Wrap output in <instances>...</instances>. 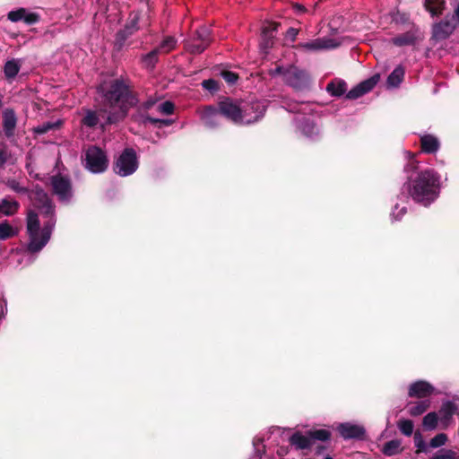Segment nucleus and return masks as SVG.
I'll return each instance as SVG.
<instances>
[{
  "label": "nucleus",
  "mask_w": 459,
  "mask_h": 459,
  "mask_svg": "<svg viewBox=\"0 0 459 459\" xmlns=\"http://www.w3.org/2000/svg\"><path fill=\"white\" fill-rule=\"evenodd\" d=\"M30 198L34 205L41 210L48 218L43 228H40L39 216L30 211L27 214V232L29 235L28 250L31 253L40 251L48 242L55 226L54 209L48 195L39 188L30 191Z\"/></svg>",
  "instance_id": "nucleus-1"
},
{
  "label": "nucleus",
  "mask_w": 459,
  "mask_h": 459,
  "mask_svg": "<svg viewBox=\"0 0 459 459\" xmlns=\"http://www.w3.org/2000/svg\"><path fill=\"white\" fill-rule=\"evenodd\" d=\"M264 112L265 106L262 101L255 100L238 104L227 100L220 103L219 109L207 108L202 115V119L208 127L218 125L221 116L235 124L247 125L256 122L264 116Z\"/></svg>",
  "instance_id": "nucleus-2"
},
{
  "label": "nucleus",
  "mask_w": 459,
  "mask_h": 459,
  "mask_svg": "<svg viewBox=\"0 0 459 459\" xmlns=\"http://www.w3.org/2000/svg\"><path fill=\"white\" fill-rule=\"evenodd\" d=\"M439 188V176L432 169H426L411 181L409 191L414 201L427 206L438 196Z\"/></svg>",
  "instance_id": "nucleus-3"
},
{
  "label": "nucleus",
  "mask_w": 459,
  "mask_h": 459,
  "mask_svg": "<svg viewBox=\"0 0 459 459\" xmlns=\"http://www.w3.org/2000/svg\"><path fill=\"white\" fill-rule=\"evenodd\" d=\"M108 104V123H115L126 117L128 107L133 105L134 98L129 96L127 87L119 81L111 83L110 89L104 94Z\"/></svg>",
  "instance_id": "nucleus-4"
},
{
  "label": "nucleus",
  "mask_w": 459,
  "mask_h": 459,
  "mask_svg": "<svg viewBox=\"0 0 459 459\" xmlns=\"http://www.w3.org/2000/svg\"><path fill=\"white\" fill-rule=\"evenodd\" d=\"M270 74L272 76L281 75L282 80L295 89H301L307 82L306 73L295 66H289L287 68L277 66L275 69L271 70Z\"/></svg>",
  "instance_id": "nucleus-5"
},
{
  "label": "nucleus",
  "mask_w": 459,
  "mask_h": 459,
  "mask_svg": "<svg viewBox=\"0 0 459 459\" xmlns=\"http://www.w3.org/2000/svg\"><path fill=\"white\" fill-rule=\"evenodd\" d=\"M85 167L92 173L105 171L108 165L106 153L99 147L91 146L85 152Z\"/></svg>",
  "instance_id": "nucleus-6"
},
{
  "label": "nucleus",
  "mask_w": 459,
  "mask_h": 459,
  "mask_svg": "<svg viewBox=\"0 0 459 459\" xmlns=\"http://www.w3.org/2000/svg\"><path fill=\"white\" fill-rule=\"evenodd\" d=\"M138 168V160L133 149H126L114 164V171L121 177L133 174Z\"/></svg>",
  "instance_id": "nucleus-7"
},
{
  "label": "nucleus",
  "mask_w": 459,
  "mask_h": 459,
  "mask_svg": "<svg viewBox=\"0 0 459 459\" xmlns=\"http://www.w3.org/2000/svg\"><path fill=\"white\" fill-rule=\"evenodd\" d=\"M210 30L206 27L199 28L195 37L187 42L186 48L193 54L202 53L210 44Z\"/></svg>",
  "instance_id": "nucleus-8"
},
{
  "label": "nucleus",
  "mask_w": 459,
  "mask_h": 459,
  "mask_svg": "<svg viewBox=\"0 0 459 459\" xmlns=\"http://www.w3.org/2000/svg\"><path fill=\"white\" fill-rule=\"evenodd\" d=\"M150 25L149 8L146 6L144 11L134 12L129 16L126 30L132 33L135 30L148 27Z\"/></svg>",
  "instance_id": "nucleus-9"
},
{
  "label": "nucleus",
  "mask_w": 459,
  "mask_h": 459,
  "mask_svg": "<svg viewBox=\"0 0 459 459\" xmlns=\"http://www.w3.org/2000/svg\"><path fill=\"white\" fill-rule=\"evenodd\" d=\"M455 24L456 22L455 16H452L451 18L446 17L444 21L434 24L432 30L433 38L437 40L448 38L453 33Z\"/></svg>",
  "instance_id": "nucleus-10"
},
{
  "label": "nucleus",
  "mask_w": 459,
  "mask_h": 459,
  "mask_svg": "<svg viewBox=\"0 0 459 459\" xmlns=\"http://www.w3.org/2000/svg\"><path fill=\"white\" fill-rule=\"evenodd\" d=\"M54 193L61 201H66L72 196L71 184L68 178L62 176H55L51 178Z\"/></svg>",
  "instance_id": "nucleus-11"
},
{
  "label": "nucleus",
  "mask_w": 459,
  "mask_h": 459,
  "mask_svg": "<svg viewBox=\"0 0 459 459\" xmlns=\"http://www.w3.org/2000/svg\"><path fill=\"white\" fill-rule=\"evenodd\" d=\"M340 45L331 38H319L299 45V48L307 51H319L323 49L334 48Z\"/></svg>",
  "instance_id": "nucleus-12"
},
{
  "label": "nucleus",
  "mask_w": 459,
  "mask_h": 459,
  "mask_svg": "<svg viewBox=\"0 0 459 459\" xmlns=\"http://www.w3.org/2000/svg\"><path fill=\"white\" fill-rule=\"evenodd\" d=\"M379 79V74H375L372 77L361 82L357 86L352 88L350 91H348L346 97L350 100H355L363 96L364 94L370 91L377 85Z\"/></svg>",
  "instance_id": "nucleus-13"
},
{
  "label": "nucleus",
  "mask_w": 459,
  "mask_h": 459,
  "mask_svg": "<svg viewBox=\"0 0 459 459\" xmlns=\"http://www.w3.org/2000/svg\"><path fill=\"white\" fill-rule=\"evenodd\" d=\"M337 429L345 439L361 438L365 433L363 427L351 423L340 424Z\"/></svg>",
  "instance_id": "nucleus-14"
},
{
  "label": "nucleus",
  "mask_w": 459,
  "mask_h": 459,
  "mask_svg": "<svg viewBox=\"0 0 459 459\" xmlns=\"http://www.w3.org/2000/svg\"><path fill=\"white\" fill-rule=\"evenodd\" d=\"M433 392V387L425 381H418L412 384L409 389V395L411 397L423 398L430 395Z\"/></svg>",
  "instance_id": "nucleus-15"
},
{
  "label": "nucleus",
  "mask_w": 459,
  "mask_h": 459,
  "mask_svg": "<svg viewBox=\"0 0 459 459\" xmlns=\"http://www.w3.org/2000/svg\"><path fill=\"white\" fill-rule=\"evenodd\" d=\"M20 208V204L9 197L0 199V218L2 216H13Z\"/></svg>",
  "instance_id": "nucleus-16"
},
{
  "label": "nucleus",
  "mask_w": 459,
  "mask_h": 459,
  "mask_svg": "<svg viewBox=\"0 0 459 459\" xmlns=\"http://www.w3.org/2000/svg\"><path fill=\"white\" fill-rule=\"evenodd\" d=\"M456 407L451 402L445 403L439 411V420L443 427H446L450 419L455 413Z\"/></svg>",
  "instance_id": "nucleus-17"
},
{
  "label": "nucleus",
  "mask_w": 459,
  "mask_h": 459,
  "mask_svg": "<svg viewBox=\"0 0 459 459\" xmlns=\"http://www.w3.org/2000/svg\"><path fill=\"white\" fill-rule=\"evenodd\" d=\"M422 151L428 153L436 152L439 148L438 140L430 134L423 135L420 139Z\"/></svg>",
  "instance_id": "nucleus-18"
},
{
  "label": "nucleus",
  "mask_w": 459,
  "mask_h": 459,
  "mask_svg": "<svg viewBox=\"0 0 459 459\" xmlns=\"http://www.w3.org/2000/svg\"><path fill=\"white\" fill-rule=\"evenodd\" d=\"M290 443L299 449H305L311 446L312 441L308 432L307 435L295 433L290 437Z\"/></svg>",
  "instance_id": "nucleus-19"
},
{
  "label": "nucleus",
  "mask_w": 459,
  "mask_h": 459,
  "mask_svg": "<svg viewBox=\"0 0 459 459\" xmlns=\"http://www.w3.org/2000/svg\"><path fill=\"white\" fill-rule=\"evenodd\" d=\"M155 107L156 109L162 115H170L174 111V104L171 101H163L157 103L156 101H148L145 104L147 109Z\"/></svg>",
  "instance_id": "nucleus-20"
},
{
  "label": "nucleus",
  "mask_w": 459,
  "mask_h": 459,
  "mask_svg": "<svg viewBox=\"0 0 459 459\" xmlns=\"http://www.w3.org/2000/svg\"><path fill=\"white\" fill-rule=\"evenodd\" d=\"M16 126V117L13 110H5L4 113V128L6 135L11 136Z\"/></svg>",
  "instance_id": "nucleus-21"
},
{
  "label": "nucleus",
  "mask_w": 459,
  "mask_h": 459,
  "mask_svg": "<svg viewBox=\"0 0 459 459\" xmlns=\"http://www.w3.org/2000/svg\"><path fill=\"white\" fill-rule=\"evenodd\" d=\"M347 90L346 82L342 80H334L327 84L326 91L333 96H342Z\"/></svg>",
  "instance_id": "nucleus-22"
},
{
  "label": "nucleus",
  "mask_w": 459,
  "mask_h": 459,
  "mask_svg": "<svg viewBox=\"0 0 459 459\" xmlns=\"http://www.w3.org/2000/svg\"><path fill=\"white\" fill-rule=\"evenodd\" d=\"M444 0H425L424 6L432 16L441 14L444 8Z\"/></svg>",
  "instance_id": "nucleus-23"
},
{
  "label": "nucleus",
  "mask_w": 459,
  "mask_h": 459,
  "mask_svg": "<svg viewBox=\"0 0 459 459\" xmlns=\"http://www.w3.org/2000/svg\"><path fill=\"white\" fill-rule=\"evenodd\" d=\"M404 76V69L402 66H397L388 76L387 85L389 87H397L403 81Z\"/></svg>",
  "instance_id": "nucleus-24"
},
{
  "label": "nucleus",
  "mask_w": 459,
  "mask_h": 459,
  "mask_svg": "<svg viewBox=\"0 0 459 459\" xmlns=\"http://www.w3.org/2000/svg\"><path fill=\"white\" fill-rule=\"evenodd\" d=\"M18 234V230L13 228L9 222L0 223V240H5Z\"/></svg>",
  "instance_id": "nucleus-25"
},
{
  "label": "nucleus",
  "mask_w": 459,
  "mask_h": 459,
  "mask_svg": "<svg viewBox=\"0 0 459 459\" xmlns=\"http://www.w3.org/2000/svg\"><path fill=\"white\" fill-rule=\"evenodd\" d=\"M20 63L18 60L7 61L4 65V74L8 79L14 78L20 71Z\"/></svg>",
  "instance_id": "nucleus-26"
},
{
  "label": "nucleus",
  "mask_w": 459,
  "mask_h": 459,
  "mask_svg": "<svg viewBox=\"0 0 459 459\" xmlns=\"http://www.w3.org/2000/svg\"><path fill=\"white\" fill-rule=\"evenodd\" d=\"M392 42L399 47L413 45L415 42V37L412 33L407 32L403 35L392 39Z\"/></svg>",
  "instance_id": "nucleus-27"
},
{
  "label": "nucleus",
  "mask_w": 459,
  "mask_h": 459,
  "mask_svg": "<svg viewBox=\"0 0 459 459\" xmlns=\"http://www.w3.org/2000/svg\"><path fill=\"white\" fill-rule=\"evenodd\" d=\"M429 406V401L417 402L415 404H413L410 407L409 413L411 416L420 415L427 411Z\"/></svg>",
  "instance_id": "nucleus-28"
},
{
  "label": "nucleus",
  "mask_w": 459,
  "mask_h": 459,
  "mask_svg": "<svg viewBox=\"0 0 459 459\" xmlns=\"http://www.w3.org/2000/svg\"><path fill=\"white\" fill-rule=\"evenodd\" d=\"M401 443L398 440H391L387 442L383 447V453L385 455L391 456L400 452Z\"/></svg>",
  "instance_id": "nucleus-29"
},
{
  "label": "nucleus",
  "mask_w": 459,
  "mask_h": 459,
  "mask_svg": "<svg viewBox=\"0 0 459 459\" xmlns=\"http://www.w3.org/2000/svg\"><path fill=\"white\" fill-rule=\"evenodd\" d=\"M438 420L437 413L429 412L423 418L422 425L426 429H434L437 425Z\"/></svg>",
  "instance_id": "nucleus-30"
},
{
  "label": "nucleus",
  "mask_w": 459,
  "mask_h": 459,
  "mask_svg": "<svg viewBox=\"0 0 459 459\" xmlns=\"http://www.w3.org/2000/svg\"><path fill=\"white\" fill-rule=\"evenodd\" d=\"M99 122V117L96 112L87 110L84 117L82 118V125L88 127L95 126Z\"/></svg>",
  "instance_id": "nucleus-31"
},
{
  "label": "nucleus",
  "mask_w": 459,
  "mask_h": 459,
  "mask_svg": "<svg viewBox=\"0 0 459 459\" xmlns=\"http://www.w3.org/2000/svg\"><path fill=\"white\" fill-rule=\"evenodd\" d=\"M397 426L400 431L405 436L409 437L413 432V422L410 420H399Z\"/></svg>",
  "instance_id": "nucleus-32"
},
{
  "label": "nucleus",
  "mask_w": 459,
  "mask_h": 459,
  "mask_svg": "<svg viewBox=\"0 0 459 459\" xmlns=\"http://www.w3.org/2000/svg\"><path fill=\"white\" fill-rule=\"evenodd\" d=\"M176 43L177 41L173 37H167L160 43L158 49L160 53H168L175 48Z\"/></svg>",
  "instance_id": "nucleus-33"
},
{
  "label": "nucleus",
  "mask_w": 459,
  "mask_h": 459,
  "mask_svg": "<svg viewBox=\"0 0 459 459\" xmlns=\"http://www.w3.org/2000/svg\"><path fill=\"white\" fill-rule=\"evenodd\" d=\"M309 436L312 440L317 439L321 441H325L330 437V432L326 429H316L313 431H309Z\"/></svg>",
  "instance_id": "nucleus-34"
},
{
  "label": "nucleus",
  "mask_w": 459,
  "mask_h": 459,
  "mask_svg": "<svg viewBox=\"0 0 459 459\" xmlns=\"http://www.w3.org/2000/svg\"><path fill=\"white\" fill-rule=\"evenodd\" d=\"M446 441H447L446 435L443 434V433H440V434H437V436H435L430 440V444L429 445H430L431 447L437 448V447L444 446Z\"/></svg>",
  "instance_id": "nucleus-35"
},
{
  "label": "nucleus",
  "mask_w": 459,
  "mask_h": 459,
  "mask_svg": "<svg viewBox=\"0 0 459 459\" xmlns=\"http://www.w3.org/2000/svg\"><path fill=\"white\" fill-rule=\"evenodd\" d=\"M300 129L302 133L308 137H312L314 134H317V128L313 123L306 122L300 126Z\"/></svg>",
  "instance_id": "nucleus-36"
},
{
  "label": "nucleus",
  "mask_w": 459,
  "mask_h": 459,
  "mask_svg": "<svg viewBox=\"0 0 459 459\" xmlns=\"http://www.w3.org/2000/svg\"><path fill=\"white\" fill-rule=\"evenodd\" d=\"M60 124V121H56L55 123L48 122L42 126L36 127L35 132L38 134H45L51 129L57 128Z\"/></svg>",
  "instance_id": "nucleus-37"
},
{
  "label": "nucleus",
  "mask_w": 459,
  "mask_h": 459,
  "mask_svg": "<svg viewBox=\"0 0 459 459\" xmlns=\"http://www.w3.org/2000/svg\"><path fill=\"white\" fill-rule=\"evenodd\" d=\"M159 49H155V50H152V52L148 53L144 57H143V62L145 64L146 66L148 67H152L154 65V64L157 62V55L159 53Z\"/></svg>",
  "instance_id": "nucleus-38"
},
{
  "label": "nucleus",
  "mask_w": 459,
  "mask_h": 459,
  "mask_svg": "<svg viewBox=\"0 0 459 459\" xmlns=\"http://www.w3.org/2000/svg\"><path fill=\"white\" fill-rule=\"evenodd\" d=\"M6 186L12 189L13 191L16 192V193H19V194H23V193H27V189L23 186H21L19 182H17L16 180L14 179H10L6 182Z\"/></svg>",
  "instance_id": "nucleus-39"
},
{
  "label": "nucleus",
  "mask_w": 459,
  "mask_h": 459,
  "mask_svg": "<svg viewBox=\"0 0 459 459\" xmlns=\"http://www.w3.org/2000/svg\"><path fill=\"white\" fill-rule=\"evenodd\" d=\"M23 14H24V8H20L15 11H11L8 13V19L13 22L22 21Z\"/></svg>",
  "instance_id": "nucleus-40"
},
{
  "label": "nucleus",
  "mask_w": 459,
  "mask_h": 459,
  "mask_svg": "<svg viewBox=\"0 0 459 459\" xmlns=\"http://www.w3.org/2000/svg\"><path fill=\"white\" fill-rule=\"evenodd\" d=\"M22 21L29 25L34 24L39 21V16L36 13H30L24 9V14L22 17Z\"/></svg>",
  "instance_id": "nucleus-41"
},
{
  "label": "nucleus",
  "mask_w": 459,
  "mask_h": 459,
  "mask_svg": "<svg viewBox=\"0 0 459 459\" xmlns=\"http://www.w3.org/2000/svg\"><path fill=\"white\" fill-rule=\"evenodd\" d=\"M277 30V24L275 22H268L263 27L264 37L273 38V32Z\"/></svg>",
  "instance_id": "nucleus-42"
},
{
  "label": "nucleus",
  "mask_w": 459,
  "mask_h": 459,
  "mask_svg": "<svg viewBox=\"0 0 459 459\" xmlns=\"http://www.w3.org/2000/svg\"><path fill=\"white\" fill-rule=\"evenodd\" d=\"M432 459H456L455 454L450 450L439 451Z\"/></svg>",
  "instance_id": "nucleus-43"
},
{
  "label": "nucleus",
  "mask_w": 459,
  "mask_h": 459,
  "mask_svg": "<svg viewBox=\"0 0 459 459\" xmlns=\"http://www.w3.org/2000/svg\"><path fill=\"white\" fill-rule=\"evenodd\" d=\"M202 85L205 90H207L209 91H215L219 88L217 81H215L213 79L203 81Z\"/></svg>",
  "instance_id": "nucleus-44"
},
{
  "label": "nucleus",
  "mask_w": 459,
  "mask_h": 459,
  "mask_svg": "<svg viewBox=\"0 0 459 459\" xmlns=\"http://www.w3.org/2000/svg\"><path fill=\"white\" fill-rule=\"evenodd\" d=\"M221 75L223 79L230 84L235 83L238 80V75L233 72L224 71L221 73Z\"/></svg>",
  "instance_id": "nucleus-45"
},
{
  "label": "nucleus",
  "mask_w": 459,
  "mask_h": 459,
  "mask_svg": "<svg viewBox=\"0 0 459 459\" xmlns=\"http://www.w3.org/2000/svg\"><path fill=\"white\" fill-rule=\"evenodd\" d=\"M415 446L418 448V452L423 451L425 448V443L420 433H416L414 436Z\"/></svg>",
  "instance_id": "nucleus-46"
},
{
  "label": "nucleus",
  "mask_w": 459,
  "mask_h": 459,
  "mask_svg": "<svg viewBox=\"0 0 459 459\" xmlns=\"http://www.w3.org/2000/svg\"><path fill=\"white\" fill-rule=\"evenodd\" d=\"M406 210L405 208L399 209L398 205H395L394 209L392 212V217L395 220H399L404 213Z\"/></svg>",
  "instance_id": "nucleus-47"
},
{
  "label": "nucleus",
  "mask_w": 459,
  "mask_h": 459,
  "mask_svg": "<svg viewBox=\"0 0 459 459\" xmlns=\"http://www.w3.org/2000/svg\"><path fill=\"white\" fill-rule=\"evenodd\" d=\"M299 30L297 29L290 28L286 32V38L290 41H294L296 39Z\"/></svg>",
  "instance_id": "nucleus-48"
},
{
  "label": "nucleus",
  "mask_w": 459,
  "mask_h": 459,
  "mask_svg": "<svg viewBox=\"0 0 459 459\" xmlns=\"http://www.w3.org/2000/svg\"><path fill=\"white\" fill-rule=\"evenodd\" d=\"M7 160V154L4 150L0 148V162L4 163Z\"/></svg>",
  "instance_id": "nucleus-49"
},
{
  "label": "nucleus",
  "mask_w": 459,
  "mask_h": 459,
  "mask_svg": "<svg viewBox=\"0 0 459 459\" xmlns=\"http://www.w3.org/2000/svg\"><path fill=\"white\" fill-rule=\"evenodd\" d=\"M146 120H149L152 123H158V122H160V123L167 124V122L165 120L154 119V118H151V117H147Z\"/></svg>",
  "instance_id": "nucleus-50"
},
{
  "label": "nucleus",
  "mask_w": 459,
  "mask_h": 459,
  "mask_svg": "<svg viewBox=\"0 0 459 459\" xmlns=\"http://www.w3.org/2000/svg\"><path fill=\"white\" fill-rule=\"evenodd\" d=\"M294 8L297 12H303L305 10V8L300 4H295Z\"/></svg>",
  "instance_id": "nucleus-51"
},
{
  "label": "nucleus",
  "mask_w": 459,
  "mask_h": 459,
  "mask_svg": "<svg viewBox=\"0 0 459 459\" xmlns=\"http://www.w3.org/2000/svg\"><path fill=\"white\" fill-rule=\"evenodd\" d=\"M458 21H459V4H458V6L457 8L455 9V17Z\"/></svg>",
  "instance_id": "nucleus-52"
},
{
  "label": "nucleus",
  "mask_w": 459,
  "mask_h": 459,
  "mask_svg": "<svg viewBox=\"0 0 459 459\" xmlns=\"http://www.w3.org/2000/svg\"><path fill=\"white\" fill-rule=\"evenodd\" d=\"M405 153H406V155H407L408 157H411V156H412V154H411V152H406Z\"/></svg>",
  "instance_id": "nucleus-53"
},
{
  "label": "nucleus",
  "mask_w": 459,
  "mask_h": 459,
  "mask_svg": "<svg viewBox=\"0 0 459 459\" xmlns=\"http://www.w3.org/2000/svg\"><path fill=\"white\" fill-rule=\"evenodd\" d=\"M100 90H101L102 91H105L103 86H100Z\"/></svg>",
  "instance_id": "nucleus-54"
},
{
  "label": "nucleus",
  "mask_w": 459,
  "mask_h": 459,
  "mask_svg": "<svg viewBox=\"0 0 459 459\" xmlns=\"http://www.w3.org/2000/svg\"><path fill=\"white\" fill-rule=\"evenodd\" d=\"M325 459H333V458H331V457L327 456V457H325Z\"/></svg>",
  "instance_id": "nucleus-55"
}]
</instances>
